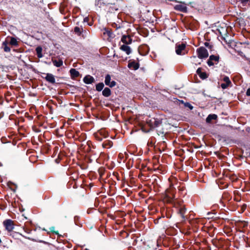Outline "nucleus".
<instances>
[{
	"instance_id": "1",
	"label": "nucleus",
	"mask_w": 250,
	"mask_h": 250,
	"mask_svg": "<svg viewBox=\"0 0 250 250\" xmlns=\"http://www.w3.org/2000/svg\"><path fill=\"white\" fill-rule=\"evenodd\" d=\"M175 195L171 193V195H167L165 197V200L173 204V207L177 209V213L180 215L182 218V221H185L188 219L186 213H187V208L184 205L183 200H178L174 199Z\"/></svg>"
},
{
	"instance_id": "2",
	"label": "nucleus",
	"mask_w": 250,
	"mask_h": 250,
	"mask_svg": "<svg viewBox=\"0 0 250 250\" xmlns=\"http://www.w3.org/2000/svg\"><path fill=\"white\" fill-rule=\"evenodd\" d=\"M117 0H95V5L99 8H102L104 6H107L109 5H113L112 7H110L111 8V12L114 10H117L118 8L117 6L115 5V3Z\"/></svg>"
},
{
	"instance_id": "3",
	"label": "nucleus",
	"mask_w": 250,
	"mask_h": 250,
	"mask_svg": "<svg viewBox=\"0 0 250 250\" xmlns=\"http://www.w3.org/2000/svg\"><path fill=\"white\" fill-rule=\"evenodd\" d=\"M66 174L67 176H70V178L75 182L74 185L73 186V188H76L77 186L75 182L79 178V173L78 170L76 168L73 167H69L66 171Z\"/></svg>"
},
{
	"instance_id": "4",
	"label": "nucleus",
	"mask_w": 250,
	"mask_h": 250,
	"mask_svg": "<svg viewBox=\"0 0 250 250\" xmlns=\"http://www.w3.org/2000/svg\"><path fill=\"white\" fill-rule=\"evenodd\" d=\"M162 119L157 118H153L147 121V124L151 128H158L162 125Z\"/></svg>"
},
{
	"instance_id": "5",
	"label": "nucleus",
	"mask_w": 250,
	"mask_h": 250,
	"mask_svg": "<svg viewBox=\"0 0 250 250\" xmlns=\"http://www.w3.org/2000/svg\"><path fill=\"white\" fill-rule=\"evenodd\" d=\"M3 226L5 229L10 233V235L12 236V233H16L15 232H13L14 228V222L11 219H6L3 222Z\"/></svg>"
},
{
	"instance_id": "6",
	"label": "nucleus",
	"mask_w": 250,
	"mask_h": 250,
	"mask_svg": "<svg viewBox=\"0 0 250 250\" xmlns=\"http://www.w3.org/2000/svg\"><path fill=\"white\" fill-rule=\"evenodd\" d=\"M180 183H178L177 179H173L171 181H170L169 188L171 192H173L174 189H176V187H177L179 190L183 191L185 189V187L184 186L181 187L180 185Z\"/></svg>"
},
{
	"instance_id": "7",
	"label": "nucleus",
	"mask_w": 250,
	"mask_h": 250,
	"mask_svg": "<svg viewBox=\"0 0 250 250\" xmlns=\"http://www.w3.org/2000/svg\"><path fill=\"white\" fill-rule=\"evenodd\" d=\"M197 54L199 59H203L208 57V50L204 47L201 46L197 49Z\"/></svg>"
},
{
	"instance_id": "8",
	"label": "nucleus",
	"mask_w": 250,
	"mask_h": 250,
	"mask_svg": "<svg viewBox=\"0 0 250 250\" xmlns=\"http://www.w3.org/2000/svg\"><path fill=\"white\" fill-rule=\"evenodd\" d=\"M220 60V57L218 55H211L209 57V59L208 60L207 63L209 66H211L217 64Z\"/></svg>"
},
{
	"instance_id": "9",
	"label": "nucleus",
	"mask_w": 250,
	"mask_h": 250,
	"mask_svg": "<svg viewBox=\"0 0 250 250\" xmlns=\"http://www.w3.org/2000/svg\"><path fill=\"white\" fill-rule=\"evenodd\" d=\"M231 199V196L228 192H224L222 196V199L220 202L224 207L225 206L226 203L229 201Z\"/></svg>"
},
{
	"instance_id": "10",
	"label": "nucleus",
	"mask_w": 250,
	"mask_h": 250,
	"mask_svg": "<svg viewBox=\"0 0 250 250\" xmlns=\"http://www.w3.org/2000/svg\"><path fill=\"white\" fill-rule=\"evenodd\" d=\"M43 75H45V77L42 76V78L44 79L47 82L50 83H55V79L54 76L51 73H43Z\"/></svg>"
},
{
	"instance_id": "11",
	"label": "nucleus",
	"mask_w": 250,
	"mask_h": 250,
	"mask_svg": "<svg viewBox=\"0 0 250 250\" xmlns=\"http://www.w3.org/2000/svg\"><path fill=\"white\" fill-rule=\"evenodd\" d=\"M140 66V64L139 62H136L134 60H129L128 61L127 67L130 69L134 70H137Z\"/></svg>"
},
{
	"instance_id": "12",
	"label": "nucleus",
	"mask_w": 250,
	"mask_h": 250,
	"mask_svg": "<svg viewBox=\"0 0 250 250\" xmlns=\"http://www.w3.org/2000/svg\"><path fill=\"white\" fill-rule=\"evenodd\" d=\"M223 81L225 82L224 83H222L221 84V87L222 89H225L228 88L230 85L231 84V82L230 81L229 77L225 76Z\"/></svg>"
},
{
	"instance_id": "13",
	"label": "nucleus",
	"mask_w": 250,
	"mask_h": 250,
	"mask_svg": "<svg viewBox=\"0 0 250 250\" xmlns=\"http://www.w3.org/2000/svg\"><path fill=\"white\" fill-rule=\"evenodd\" d=\"M138 51L141 55H146L148 53V46L146 45H141L138 47Z\"/></svg>"
},
{
	"instance_id": "14",
	"label": "nucleus",
	"mask_w": 250,
	"mask_h": 250,
	"mask_svg": "<svg viewBox=\"0 0 250 250\" xmlns=\"http://www.w3.org/2000/svg\"><path fill=\"white\" fill-rule=\"evenodd\" d=\"M121 41L124 43V44H131L132 39L129 35H123L121 38Z\"/></svg>"
},
{
	"instance_id": "15",
	"label": "nucleus",
	"mask_w": 250,
	"mask_h": 250,
	"mask_svg": "<svg viewBox=\"0 0 250 250\" xmlns=\"http://www.w3.org/2000/svg\"><path fill=\"white\" fill-rule=\"evenodd\" d=\"M175 48L176 54L178 55H182V51L185 50L186 45L184 43L176 44Z\"/></svg>"
},
{
	"instance_id": "16",
	"label": "nucleus",
	"mask_w": 250,
	"mask_h": 250,
	"mask_svg": "<svg viewBox=\"0 0 250 250\" xmlns=\"http://www.w3.org/2000/svg\"><path fill=\"white\" fill-rule=\"evenodd\" d=\"M202 68L201 67L198 68L196 70V73L198 75L201 79L204 80L208 77V75L206 73V72H202Z\"/></svg>"
},
{
	"instance_id": "17",
	"label": "nucleus",
	"mask_w": 250,
	"mask_h": 250,
	"mask_svg": "<svg viewBox=\"0 0 250 250\" xmlns=\"http://www.w3.org/2000/svg\"><path fill=\"white\" fill-rule=\"evenodd\" d=\"M83 81L86 84H91L95 82V79L92 76L87 75L83 78Z\"/></svg>"
},
{
	"instance_id": "18",
	"label": "nucleus",
	"mask_w": 250,
	"mask_h": 250,
	"mask_svg": "<svg viewBox=\"0 0 250 250\" xmlns=\"http://www.w3.org/2000/svg\"><path fill=\"white\" fill-rule=\"evenodd\" d=\"M128 44H122L120 45V49L125 52L127 55H129L131 53V48L127 45Z\"/></svg>"
},
{
	"instance_id": "19",
	"label": "nucleus",
	"mask_w": 250,
	"mask_h": 250,
	"mask_svg": "<svg viewBox=\"0 0 250 250\" xmlns=\"http://www.w3.org/2000/svg\"><path fill=\"white\" fill-rule=\"evenodd\" d=\"M69 72L70 74L71 78L72 79H75V78L79 77L80 75L79 72L75 68H71Z\"/></svg>"
},
{
	"instance_id": "20",
	"label": "nucleus",
	"mask_w": 250,
	"mask_h": 250,
	"mask_svg": "<svg viewBox=\"0 0 250 250\" xmlns=\"http://www.w3.org/2000/svg\"><path fill=\"white\" fill-rule=\"evenodd\" d=\"M174 9L184 13L187 12V7L182 4L176 5L174 6Z\"/></svg>"
},
{
	"instance_id": "21",
	"label": "nucleus",
	"mask_w": 250,
	"mask_h": 250,
	"mask_svg": "<svg viewBox=\"0 0 250 250\" xmlns=\"http://www.w3.org/2000/svg\"><path fill=\"white\" fill-rule=\"evenodd\" d=\"M8 42L7 40H5L2 43L1 48L3 49V50L5 52H9L11 50L10 48L8 46Z\"/></svg>"
},
{
	"instance_id": "22",
	"label": "nucleus",
	"mask_w": 250,
	"mask_h": 250,
	"mask_svg": "<svg viewBox=\"0 0 250 250\" xmlns=\"http://www.w3.org/2000/svg\"><path fill=\"white\" fill-rule=\"evenodd\" d=\"M103 95L105 97H108L111 95V91L109 88L105 87L102 91Z\"/></svg>"
},
{
	"instance_id": "23",
	"label": "nucleus",
	"mask_w": 250,
	"mask_h": 250,
	"mask_svg": "<svg viewBox=\"0 0 250 250\" xmlns=\"http://www.w3.org/2000/svg\"><path fill=\"white\" fill-rule=\"evenodd\" d=\"M217 118V115L215 114H209L206 118V122L208 123H210L212 120H216Z\"/></svg>"
},
{
	"instance_id": "24",
	"label": "nucleus",
	"mask_w": 250,
	"mask_h": 250,
	"mask_svg": "<svg viewBox=\"0 0 250 250\" xmlns=\"http://www.w3.org/2000/svg\"><path fill=\"white\" fill-rule=\"evenodd\" d=\"M83 28L82 26L80 27L76 26L74 28V33L77 34L79 36H81L82 34V31H83Z\"/></svg>"
},
{
	"instance_id": "25",
	"label": "nucleus",
	"mask_w": 250,
	"mask_h": 250,
	"mask_svg": "<svg viewBox=\"0 0 250 250\" xmlns=\"http://www.w3.org/2000/svg\"><path fill=\"white\" fill-rule=\"evenodd\" d=\"M113 145V143L110 140H106L103 143V146L104 148H109Z\"/></svg>"
},
{
	"instance_id": "26",
	"label": "nucleus",
	"mask_w": 250,
	"mask_h": 250,
	"mask_svg": "<svg viewBox=\"0 0 250 250\" xmlns=\"http://www.w3.org/2000/svg\"><path fill=\"white\" fill-rule=\"evenodd\" d=\"M42 48L41 46H39L36 48V52L37 56L39 58H41L43 57L42 54Z\"/></svg>"
},
{
	"instance_id": "27",
	"label": "nucleus",
	"mask_w": 250,
	"mask_h": 250,
	"mask_svg": "<svg viewBox=\"0 0 250 250\" xmlns=\"http://www.w3.org/2000/svg\"><path fill=\"white\" fill-rule=\"evenodd\" d=\"M10 45L14 46H18L19 45V42L17 39L14 37H11L10 41L8 42Z\"/></svg>"
},
{
	"instance_id": "28",
	"label": "nucleus",
	"mask_w": 250,
	"mask_h": 250,
	"mask_svg": "<svg viewBox=\"0 0 250 250\" xmlns=\"http://www.w3.org/2000/svg\"><path fill=\"white\" fill-rule=\"evenodd\" d=\"M52 62L54 64L56 67H61L63 64V62L62 60H59L57 61V60H52Z\"/></svg>"
},
{
	"instance_id": "29",
	"label": "nucleus",
	"mask_w": 250,
	"mask_h": 250,
	"mask_svg": "<svg viewBox=\"0 0 250 250\" xmlns=\"http://www.w3.org/2000/svg\"><path fill=\"white\" fill-rule=\"evenodd\" d=\"M104 84L103 83L101 82V83H97V84H96L95 85V87H96V90H97V91H101L104 88Z\"/></svg>"
},
{
	"instance_id": "30",
	"label": "nucleus",
	"mask_w": 250,
	"mask_h": 250,
	"mask_svg": "<svg viewBox=\"0 0 250 250\" xmlns=\"http://www.w3.org/2000/svg\"><path fill=\"white\" fill-rule=\"evenodd\" d=\"M82 34H81V36L83 39H85L89 36L90 33L89 31L83 29V31H82Z\"/></svg>"
},
{
	"instance_id": "31",
	"label": "nucleus",
	"mask_w": 250,
	"mask_h": 250,
	"mask_svg": "<svg viewBox=\"0 0 250 250\" xmlns=\"http://www.w3.org/2000/svg\"><path fill=\"white\" fill-rule=\"evenodd\" d=\"M111 82V76L109 74L106 75L105 77L104 83L105 85H109V83Z\"/></svg>"
},
{
	"instance_id": "32",
	"label": "nucleus",
	"mask_w": 250,
	"mask_h": 250,
	"mask_svg": "<svg viewBox=\"0 0 250 250\" xmlns=\"http://www.w3.org/2000/svg\"><path fill=\"white\" fill-rule=\"evenodd\" d=\"M157 133L159 136L161 135L162 137H164L165 135L166 132H165L163 129L161 130L157 129Z\"/></svg>"
},
{
	"instance_id": "33",
	"label": "nucleus",
	"mask_w": 250,
	"mask_h": 250,
	"mask_svg": "<svg viewBox=\"0 0 250 250\" xmlns=\"http://www.w3.org/2000/svg\"><path fill=\"white\" fill-rule=\"evenodd\" d=\"M181 102L184 104L185 107L189 108L190 110L193 109L192 105L189 103H184L183 101H181Z\"/></svg>"
},
{
	"instance_id": "34",
	"label": "nucleus",
	"mask_w": 250,
	"mask_h": 250,
	"mask_svg": "<svg viewBox=\"0 0 250 250\" xmlns=\"http://www.w3.org/2000/svg\"><path fill=\"white\" fill-rule=\"evenodd\" d=\"M50 232H51L53 233H55L57 235H58L59 236H60L59 234L58 231H55V227H51L49 228Z\"/></svg>"
},
{
	"instance_id": "35",
	"label": "nucleus",
	"mask_w": 250,
	"mask_h": 250,
	"mask_svg": "<svg viewBox=\"0 0 250 250\" xmlns=\"http://www.w3.org/2000/svg\"><path fill=\"white\" fill-rule=\"evenodd\" d=\"M99 174L101 177H102L104 174V169L103 167H101L98 170Z\"/></svg>"
},
{
	"instance_id": "36",
	"label": "nucleus",
	"mask_w": 250,
	"mask_h": 250,
	"mask_svg": "<svg viewBox=\"0 0 250 250\" xmlns=\"http://www.w3.org/2000/svg\"><path fill=\"white\" fill-rule=\"evenodd\" d=\"M105 32L104 33V34H105V33L107 34V35H108V36L109 37H112V33L111 32V31L110 30H108V29H105Z\"/></svg>"
},
{
	"instance_id": "37",
	"label": "nucleus",
	"mask_w": 250,
	"mask_h": 250,
	"mask_svg": "<svg viewBox=\"0 0 250 250\" xmlns=\"http://www.w3.org/2000/svg\"><path fill=\"white\" fill-rule=\"evenodd\" d=\"M116 84L117 83L114 81H112L109 83V85H108L107 86H109L110 87L112 88L115 86Z\"/></svg>"
},
{
	"instance_id": "38",
	"label": "nucleus",
	"mask_w": 250,
	"mask_h": 250,
	"mask_svg": "<svg viewBox=\"0 0 250 250\" xmlns=\"http://www.w3.org/2000/svg\"><path fill=\"white\" fill-rule=\"evenodd\" d=\"M23 229L24 230L25 232L27 233H30L32 231V230L30 229L27 228L26 226L23 228Z\"/></svg>"
},
{
	"instance_id": "39",
	"label": "nucleus",
	"mask_w": 250,
	"mask_h": 250,
	"mask_svg": "<svg viewBox=\"0 0 250 250\" xmlns=\"http://www.w3.org/2000/svg\"><path fill=\"white\" fill-rule=\"evenodd\" d=\"M249 1L250 0H241V2L243 6H246Z\"/></svg>"
},
{
	"instance_id": "40",
	"label": "nucleus",
	"mask_w": 250,
	"mask_h": 250,
	"mask_svg": "<svg viewBox=\"0 0 250 250\" xmlns=\"http://www.w3.org/2000/svg\"><path fill=\"white\" fill-rule=\"evenodd\" d=\"M238 20H239V23L240 25H241L245 22L244 19H243L242 18L238 19Z\"/></svg>"
},
{
	"instance_id": "41",
	"label": "nucleus",
	"mask_w": 250,
	"mask_h": 250,
	"mask_svg": "<svg viewBox=\"0 0 250 250\" xmlns=\"http://www.w3.org/2000/svg\"><path fill=\"white\" fill-rule=\"evenodd\" d=\"M112 26L113 27H114V28H115L116 29L120 28V26H118V25L116 23H112Z\"/></svg>"
},
{
	"instance_id": "42",
	"label": "nucleus",
	"mask_w": 250,
	"mask_h": 250,
	"mask_svg": "<svg viewBox=\"0 0 250 250\" xmlns=\"http://www.w3.org/2000/svg\"><path fill=\"white\" fill-rule=\"evenodd\" d=\"M246 95L247 96H250V88H249L246 91Z\"/></svg>"
},
{
	"instance_id": "43",
	"label": "nucleus",
	"mask_w": 250,
	"mask_h": 250,
	"mask_svg": "<svg viewBox=\"0 0 250 250\" xmlns=\"http://www.w3.org/2000/svg\"><path fill=\"white\" fill-rule=\"evenodd\" d=\"M82 190V196H83L84 195V194L86 193V190L84 189H81Z\"/></svg>"
},
{
	"instance_id": "44",
	"label": "nucleus",
	"mask_w": 250,
	"mask_h": 250,
	"mask_svg": "<svg viewBox=\"0 0 250 250\" xmlns=\"http://www.w3.org/2000/svg\"><path fill=\"white\" fill-rule=\"evenodd\" d=\"M96 138L97 140L99 141H102V138L101 137L98 136V135L96 136Z\"/></svg>"
},
{
	"instance_id": "45",
	"label": "nucleus",
	"mask_w": 250,
	"mask_h": 250,
	"mask_svg": "<svg viewBox=\"0 0 250 250\" xmlns=\"http://www.w3.org/2000/svg\"><path fill=\"white\" fill-rule=\"evenodd\" d=\"M209 44H209L208 42H205L204 43V45H205V46L206 47H209Z\"/></svg>"
},
{
	"instance_id": "46",
	"label": "nucleus",
	"mask_w": 250,
	"mask_h": 250,
	"mask_svg": "<svg viewBox=\"0 0 250 250\" xmlns=\"http://www.w3.org/2000/svg\"><path fill=\"white\" fill-rule=\"evenodd\" d=\"M71 184H72V183H71V184H70V182H69L68 183V184H67V186H68V188H71L70 186H71Z\"/></svg>"
},
{
	"instance_id": "47",
	"label": "nucleus",
	"mask_w": 250,
	"mask_h": 250,
	"mask_svg": "<svg viewBox=\"0 0 250 250\" xmlns=\"http://www.w3.org/2000/svg\"><path fill=\"white\" fill-rule=\"evenodd\" d=\"M212 47H213V45H210V44H209V47H208V48L209 49H211Z\"/></svg>"
},
{
	"instance_id": "48",
	"label": "nucleus",
	"mask_w": 250,
	"mask_h": 250,
	"mask_svg": "<svg viewBox=\"0 0 250 250\" xmlns=\"http://www.w3.org/2000/svg\"><path fill=\"white\" fill-rule=\"evenodd\" d=\"M192 57H193V58H196V56H193Z\"/></svg>"
}]
</instances>
